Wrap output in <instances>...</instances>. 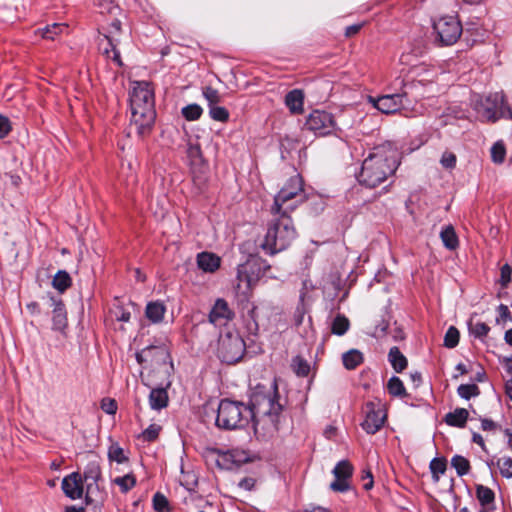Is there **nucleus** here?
<instances>
[{"label": "nucleus", "mask_w": 512, "mask_h": 512, "mask_svg": "<svg viewBox=\"0 0 512 512\" xmlns=\"http://www.w3.org/2000/svg\"><path fill=\"white\" fill-rule=\"evenodd\" d=\"M281 405L272 398H265L257 411L242 402L224 399L220 402L217 411L216 425L225 430L243 428L252 419L255 433L266 426L276 428V421Z\"/></svg>", "instance_id": "f257e3e1"}, {"label": "nucleus", "mask_w": 512, "mask_h": 512, "mask_svg": "<svg viewBox=\"0 0 512 512\" xmlns=\"http://www.w3.org/2000/svg\"><path fill=\"white\" fill-rule=\"evenodd\" d=\"M399 165V151L395 145L385 142L372 149L362 163L358 176L361 185L375 188L393 175Z\"/></svg>", "instance_id": "f03ea898"}, {"label": "nucleus", "mask_w": 512, "mask_h": 512, "mask_svg": "<svg viewBox=\"0 0 512 512\" xmlns=\"http://www.w3.org/2000/svg\"><path fill=\"white\" fill-rule=\"evenodd\" d=\"M129 101L131 123L139 135H145L150 131L156 117L154 87L148 81H130Z\"/></svg>", "instance_id": "7ed1b4c3"}, {"label": "nucleus", "mask_w": 512, "mask_h": 512, "mask_svg": "<svg viewBox=\"0 0 512 512\" xmlns=\"http://www.w3.org/2000/svg\"><path fill=\"white\" fill-rule=\"evenodd\" d=\"M274 219L268 225L261 247L274 255L288 248L296 239V230L291 217L285 212L273 214Z\"/></svg>", "instance_id": "20e7f679"}, {"label": "nucleus", "mask_w": 512, "mask_h": 512, "mask_svg": "<svg viewBox=\"0 0 512 512\" xmlns=\"http://www.w3.org/2000/svg\"><path fill=\"white\" fill-rule=\"evenodd\" d=\"M304 199L303 179L300 174H294L275 196L271 212L273 214L283 212L287 214L289 210H293Z\"/></svg>", "instance_id": "39448f33"}, {"label": "nucleus", "mask_w": 512, "mask_h": 512, "mask_svg": "<svg viewBox=\"0 0 512 512\" xmlns=\"http://www.w3.org/2000/svg\"><path fill=\"white\" fill-rule=\"evenodd\" d=\"M472 101L481 120L495 122L504 106V95L501 92L490 93L487 96L476 95Z\"/></svg>", "instance_id": "423d86ee"}, {"label": "nucleus", "mask_w": 512, "mask_h": 512, "mask_svg": "<svg viewBox=\"0 0 512 512\" xmlns=\"http://www.w3.org/2000/svg\"><path fill=\"white\" fill-rule=\"evenodd\" d=\"M245 352V343L238 333L228 332L219 339L218 353L223 362L234 364Z\"/></svg>", "instance_id": "0eeeda50"}, {"label": "nucleus", "mask_w": 512, "mask_h": 512, "mask_svg": "<svg viewBox=\"0 0 512 512\" xmlns=\"http://www.w3.org/2000/svg\"><path fill=\"white\" fill-rule=\"evenodd\" d=\"M434 30L443 45H453L462 33V27L454 16H445L434 22Z\"/></svg>", "instance_id": "6e6552de"}, {"label": "nucleus", "mask_w": 512, "mask_h": 512, "mask_svg": "<svg viewBox=\"0 0 512 512\" xmlns=\"http://www.w3.org/2000/svg\"><path fill=\"white\" fill-rule=\"evenodd\" d=\"M305 126L315 134L324 136L333 132L336 123L331 113L314 110L309 114Z\"/></svg>", "instance_id": "1a4fd4ad"}, {"label": "nucleus", "mask_w": 512, "mask_h": 512, "mask_svg": "<svg viewBox=\"0 0 512 512\" xmlns=\"http://www.w3.org/2000/svg\"><path fill=\"white\" fill-rule=\"evenodd\" d=\"M332 473L335 480L330 484L331 490L335 492H345L350 489L353 466L349 461L342 460L338 462Z\"/></svg>", "instance_id": "9d476101"}, {"label": "nucleus", "mask_w": 512, "mask_h": 512, "mask_svg": "<svg viewBox=\"0 0 512 512\" xmlns=\"http://www.w3.org/2000/svg\"><path fill=\"white\" fill-rule=\"evenodd\" d=\"M365 419L361 423L362 428L369 434H375L383 426L386 419L384 411L373 402L365 405Z\"/></svg>", "instance_id": "9b49d317"}, {"label": "nucleus", "mask_w": 512, "mask_h": 512, "mask_svg": "<svg viewBox=\"0 0 512 512\" xmlns=\"http://www.w3.org/2000/svg\"><path fill=\"white\" fill-rule=\"evenodd\" d=\"M62 490L64 494L72 499H81L84 494L83 478L79 472H73L62 480Z\"/></svg>", "instance_id": "f8f14e48"}, {"label": "nucleus", "mask_w": 512, "mask_h": 512, "mask_svg": "<svg viewBox=\"0 0 512 512\" xmlns=\"http://www.w3.org/2000/svg\"><path fill=\"white\" fill-rule=\"evenodd\" d=\"M374 106L381 112L385 114L395 113L403 105V95L401 94H392L381 96L378 99H372Z\"/></svg>", "instance_id": "ddd939ff"}, {"label": "nucleus", "mask_w": 512, "mask_h": 512, "mask_svg": "<svg viewBox=\"0 0 512 512\" xmlns=\"http://www.w3.org/2000/svg\"><path fill=\"white\" fill-rule=\"evenodd\" d=\"M116 41V38L103 35V37L99 39V53L104 61H113L116 64H122L120 53L116 49Z\"/></svg>", "instance_id": "4468645a"}, {"label": "nucleus", "mask_w": 512, "mask_h": 512, "mask_svg": "<svg viewBox=\"0 0 512 512\" xmlns=\"http://www.w3.org/2000/svg\"><path fill=\"white\" fill-rule=\"evenodd\" d=\"M234 314L224 299H217L209 314V320L214 325H223L233 318Z\"/></svg>", "instance_id": "2eb2a0df"}, {"label": "nucleus", "mask_w": 512, "mask_h": 512, "mask_svg": "<svg viewBox=\"0 0 512 512\" xmlns=\"http://www.w3.org/2000/svg\"><path fill=\"white\" fill-rule=\"evenodd\" d=\"M52 310L53 329L63 332L67 327V313L62 300L54 297L49 298Z\"/></svg>", "instance_id": "dca6fc26"}, {"label": "nucleus", "mask_w": 512, "mask_h": 512, "mask_svg": "<svg viewBox=\"0 0 512 512\" xmlns=\"http://www.w3.org/2000/svg\"><path fill=\"white\" fill-rule=\"evenodd\" d=\"M197 266L205 273L216 272L221 264V258L211 252H201L197 255Z\"/></svg>", "instance_id": "f3484780"}, {"label": "nucleus", "mask_w": 512, "mask_h": 512, "mask_svg": "<svg viewBox=\"0 0 512 512\" xmlns=\"http://www.w3.org/2000/svg\"><path fill=\"white\" fill-rule=\"evenodd\" d=\"M255 265L254 261H248L247 263L240 265L237 271V280L238 283L236 288L239 291L245 292V290L250 289L252 285L253 278L249 276V273L253 271V267Z\"/></svg>", "instance_id": "a211bd4d"}, {"label": "nucleus", "mask_w": 512, "mask_h": 512, "mask_svg": "<svg viewBox=\"0 0 512 512\" xmlns=\"http://www.w3.org/2000/svg\"><path fill=\"white\" fill-rule=\"evenodd\" d=\"M285 104L292 114H302L304 105V94L299 89L290 91L285 97Z\"/></svg>", "instance_id": "6ab92c4d"}, {"label": "nucleus", "mask_w": 512, "mask_h": 512, "mask_svg": "<svg viewBox=\"0 0 512 512\" xmlns=\"http://www.w3.org/2000/svg\"><path fill=\"white\" fill-rule=\"evenodd\" d=\"M68 25L65 23H53L52 25H48L43 29H38L36 31L42 38L47 40H55L57 36L67 33Z\"/></svg>", "instance_id": "aec40b11"}, {"label": "nucleus", "mask_w": 512, "mask_h": 512, "mask_svg": "<svg viewBox=\"0 0 512 512\" xmlns=\"http://www.w3.org/2000/svg\"><path fill=\"white\" fill-rule=\"evenodd\" d=\"M149 403L152 409L160 410L168 404V394L163 388L152 389L149 395Z\"/></svg>", "instance_id": "412c9836"}, {"label": "nucleus", "mask_w": 512, "mask_h": 512, "mask_svg": "<svg viewBox=\"0 0 512 512\" xmlns=\"http://www.w3.org/2000/svg\"><path fill=\"white\" fill-rule=\"evenodd\" d=\"M166 308L163 303L161 302H150L147 304L146 307V316L147 318L153 322L158 323L163 319V316L165 314Z\"/></svg>", "instance_id": "4be33fe9"}, {"label": "nucleus", "mask_w": 512, "mask_h": 512, "mask_svg": "<svg viewBox=\"0 0 512 512\" xmlns=\"http://www.w3.org/2000/svg\"><path fill=\"white\" fill-rule=\"evenodd\" d=\"M468 411L464 408H457L446 415L445 421L450 426L463 427L468 419Z\"/></svg>", "instance_id": "5701e85b"}, {"label": "nucleus", "mask_w": 512, "mask_h": 512, "mask_svg": "<svg viewBox=\"0 0 512 512\" xmlns=\"http://www.w3.org/2000/svg\"><path fill=\"white\" fill-rule=\"evenodd\" d=\"M440 238L443 242V245L449 250H455L459 245L458 237L453 226L451 225H448L442 229Z\"/></svg>", "instance_id": "b1692460"}, {"label": "nucleus", "mask_w": 512, "mask_h": 512, "mask_svg": "<svg viewBox=\"0 0 512 512\" xmlns=\"http://www.w3.org/2000/svg\"><path fill=\"white\" fill-rule=\"evenodd\" d=\"M71 285L72 279L70 275L64 270H59L53 277L52 286L60 293L65 292L68 288L71 287Z\"/></svg>", "instance_id": "393cba45"}, {"label": "nucleus", "mask_w": 512, "mask_h": 512, "mask_svg": "<svg viewBox=\"0 0 512 512\" xmlns=\"http://www.w3.org/2000/svg\"><path fill=\"white\" fill-rule=\"evenodd\" d=\"M343 365L346 369H355L363 362V354L356 349H352L342 356Z\"/></svg>", "instance_id": "a878e982"}, {"label": "nucleus", "mask_w": 512, "mask_h": 512, "mask_svg": "<svg viewBox=\"0 0 512 512\" xmlns=\"http://www.w3.org/2000/svg\"><path fill=\"white\" fill-rule=\"evenodd\" d=\"M389 361L396 372L403 371L407 366L406 357L400 352L398 347H392L388 354Z\"/></svg>", "instance_id": "bb28decb"}, {"label": "nucleus", "mask_w": 512, "mask_h": 512, "mask_svg": "<svg viewBox=\"0 0 512 512\" xmlns=\"http://www.w3.org/2000/svg\"><path fill=\"white\" fill-rule=\"evenodd\" d=\"M187 157L193 167L201 166L204 163L201 147L198 143H188Z\"/></svg>", "instance_id": "cd10ccee"}, {"label": "nucleus", "mask_w": 512, "mask_h": 512, "mask_svg": "<svg viewBox=\"0 0 512 512\" xmlns=\"http://www.w3.org/2000/svg\"><path fill=\"white\" fill-rule=\"evenodd\" d=\"M387 389L392 396L405 397L406 390L400 378L394 376L389 379Z\"/></svg>", "instance_id": "c85d7f7f"}, {"label": "nucleus", "mask_w": 512, "mask_h": 512, "mask_svg": "<svg viewBox=\"0 0 512 512\" xmlns=\"http://www.w3.org/2000/svg\"><path fill=\"white\" fill-rule=\"evenodd\" d=\"M451 466L455 468L459 476L466 475L470 470V462L461 455H455L452 457Z\"/></svg>", "instance_id": "c756f323"}, {"label": "nucleus", "mask_w": 512, "mask_h": 512, "mask_svg": "<svg viewBox=\"0 0 512 512\" xmlns=\"http://www.w3.org/2000/svg\"><path fill=\"white\" fill-rule=\"evenodd\" d=\"M349 326H350L349 320L343 315H338L333 320L331 330H332L333 334L341 336V335H344L348 331Z\"/></svg>", "instance_id": "7c9ffc66"}, {"label": "nucleus", "mask_w": 512, "mask_h": 512, "mask_svg": "<svg viewBox=\"0 0 512 512\" xmlns=\"http://www.w3.org/2000/svg\"><path fill=\"white\" fill-rule=\"evenodd\" d=\"M292 370L298 375L305 377L310 372V366L306 360L300 356H296L292 359L291 363Z\"/></svg>", "instance_id": "2f4dec72"}, {"label": "nucleus", "mask_w": 512, "mask_h": 512, "mask_svg": "<svg viewBox=\"0 0 512 512\" xmlns=\"http://www.w3.org/2000/svg\"><path fill=\"white\" fill-rule=\"evenodd\" d=\"M181 113L187 121H195L201 117L203 109L198 104H190L183 107Z\"/></svg>", "instance_id": "473e14b6"}, {"label": "nucleus", "mask_w": 512, "mask_h": 512, "mask_svg": "<svg viewBox=\"0 0 512 512\" xmlns=\"http://www.w3.org/2000/svg\"><path fill=\"white\" fill-rule=\"evenodd\" d=\"M476 494L482 505H487L494 501V492L488 487L482 485L477 486Z\"/></svg>", "instance_id": "72a5a7b5"}, {"label": "nucleus", "mask_w": 512, "mask_h": 512, "mask_svg": "<svg viewBox=\"0 0 512 512\" xmlns=\"http://www.w3.org/2000/svg\"><path fill=\"white\" fill-rule=\"evenodd\" d=\"M497 467L499 468L500 474L505 478L512 477V458L511 457H501L497 460Z\"/></svg>", "instance_id": "f704fd0d"}, {"label": "nucleus", "mask_w": 512, "mask_h": 512, "mask_svg": "<svg viewBox=\"0 0 512 512\" xmlns=\"http://www.w3.org/2000/svg\"><path fill=\"white\" fill-rule=\"evenodd\" d=\"M430 470L435 481L439 480L441 474L446 471V462L441 458H434L430 462Z\"/></svg>", "instance_id": "c9c22d12"}, {"label": "nucleus", "mask_w": 512, "mask_h": 512, "mask_svg": "<svg viewBox=\"0 0 512 512\" xmlns=\"http://www.w3.org/2000/svg\"><path fill=\"white\" fill-rule=\"evenodd\" d=\"M209 115L213 120L226 122L229 119V112L226 108L212 105L209 107Z\"/></svg>", "instance_id": "e433bc0d"}, {"label": "nucleus", "mask_w": 512, "mask_h": 512, "mask_svg": "<svg viewBox=\"0 0 512 512\" xmlns=\"http://www.w3.org/2000/svg\"><path fill=\"white\" fill-rule=\"evenodd\" d=\"M506 155L505 146L501 142L495 143L491 148V158L496 164L503 163Z\"/></svg>", "instance_id": "4c0bfd02"}, {"label": "nucleus", "mask_w": 512, "mask_h": 512, "mask_svg": "<svg viewBox=\"0 0 512 512\" xmlns=\"http://www.w3.org/2000/svg\"><path fill=\"white\" fill-rule=\"evenodd\" d=\"M153 507L157 512H169L170 510L168 499L159 492L153 496Z\"/></svg>", "instance_id": "58836bf2"}, {"label": "nucleus", "mask_w": 512, "mask_h": 512, "mask_svg": "<svg viewBox=\"0 0 512 512\" xmlns=\"http://www.w3.org/2000/svg\"><path fill=\"white\" fill-rule=\"evenodd\" d=\"M108 457L111 461H115L117 463H123L127 460V457L124 455L123 449L117 444H112L109 447Z\"/></svg>", "instance_id": "ea45409f"}, {"label": "nucleus", "mask_w": 512, "mask_h": 512, "mask_svg": "<svg viewBox=\"0 0 512 512\" xmlns=\"http://www.w3.org/2000/svg\"><path fill=\"white\" fill-rule=\"evenodd\" d=\"M114 482L121 488L123 492L129 491L136 484L135 477L131 474H127L123 477H118Z\"/></svg>", "instance_id": "a19ab883"}, {"label": "nucleus", "mask_w": 512, "mask_h": 512, "mask_svg": "<svg viewBox=\"0 0 512 512\" xmlns=\"http://www.w3.org/2000/svg\"><path fill=\"white\" fill-rule=\"evenodd\" d=\"M459 342V331L451 326L444 337V345L448 348H454Z\"/></svg>", "instance_id": "79ce46f5"}, {"label": "nucleus", "mask_w": 512, "mask_h": 512, "mask_svg": "<svg viewBox=\"0 0 512 512\" xmlns=\"http://www.w3.org/2000/svg\"><path fill=\"white\" fill-rule=\"evenodd\" d=\"M457 163V157L456 155L451 151H445L441 158H440V164L445 169H454Z\"/></svg>", "instance_id": "37998d69"}, {"label": "nucleus", "mask_w": 512, "mask_h": 512, "mask_svg": "<svg viewBox=\"0 0 512 512\" xmlns=\"http://www.w3.org/2000/svg\"><path fill=\"white\" fill-rule=\"evenodd\" d=\"M479 388L475 384H465L458 387V394L465 399H469L472 396L478 395Z\"/></svg>", "instance_id": "c03bdc74"}, {"label": "nucleus", "mask_w": 512, "mask_h": 512, "mask_svg": "<svg viewBox=\"0 0 512 512\" xmlns=\"http://www.w3.org/2000/svg\"><path fill=\"white\" fill-rule=\"evenodd\" d=\"M470 331L476 337H483L488 334V332L490 331V328L486 323L477 321L474 323H472V322L470 323Z\"/></svg>", "instance_id": "a18cd8bd"}, {"label": "nucleus", "mask_w": 512, "mask_h": 512, "mask_svg": "<svg viewBox=\"0 0 512 512\" xmlns=\"http://www.w3.org/2000/svg\"><path fill=\"white\" fill-rule=\"evenodd\" d=\"M203 96L208 101L209 107L216 105L220 101L218 91L212 87H205L203 89Z\"/></svg>", "instance_id": "49530a36"}, {"label": "nucleus", "mask_w": 512, "mask_h": 512, "mask_svg": "<svg viewBox=\"0 0 512 512\" xmlns=\"http://www.w3.org/2000/svg\"><path fill=\"white\" fill-rule=\"evenodd\" d=\"M161 427L156 424H151L147 429L142 432V437L146 441H154L157 439Z\"/></svg>", "instance_id": "de8ad7c7"}, {"label": "nucleus", "mask_w": 512, "mask_h": 512, "mask_svg": "<svg viewBox=\"0 0 512 512\" xmlns=\"http://www.w3.org/2000/svg\"><path fill=\"white\" fill-rule=\"evenodd\" d=\"M497 311H498V317L496 319L497 323L507 322V321L512 320V316H511L508 306L501 304L498 306Z\"/></svg>", "instance_id": "09e8293b"}, {"label": "nucleus", "mask_w": 512, "mask_h": 512, "mask_svg": "<svg viewBox=\"0 0 512 512\" xmlns=\"http://www.w3.org/2000/svg\"><path fill=\"white\" fill-rule=\"evenodd\" d=\"M101 408L105 413L113 415L117 411V403L114 399L105 398L101 402Z\"/></svg>", "instance_id": "8fccbe9b"}, {"label": "nucleus", "mask_w": 512, "mask_h": 512, "mask_svg": "<svg viewBox=\"0 0 512 512\" xmlns=\"http://www.w3.org/2000/svg\"><path fill=\"white\" fill-rule=\"evenodd\" d=\"M361 479L365 490H370L373 487L374 481L370 470H364Z\"/></svg>", "instance_id": "3c124183"}, {"label": "nucleus", "mask_w": 512, "mask_h": 512, "mask_svg": "<svg viewBox=\"0 0 512 512\" xmlns=\"http://www.w3.org/2000/svg\"><path fill=\"white\" fill-rule=\"evenodd\" d=\"M11 130V124L8 118L0 115V139L4 138Z\"/></svg>", "instance_id": "603ef678"}, {"label": "nucleus", "mask_w": 512, "mask_h": 512, "mask_svg": "<svg viewBox=\"0 0 512 512\" xmlns=\"http://www.w3.org/2000/svg\"><path fill=\"white\" fill-rule=\"evenodd\" d=\"M511 274L512 268L508 264L503 265L501 268V281L504 286L511 281Z\"/></svg>", "instance_id": "864d4df0"}, {"label": "nucleus", "mask_w": 512, "mask_h": 512, "mask_svg": "<svg viewBox=\"0 0 512 512\" xmlns=\"http://www.w3.org/2000/svg\"><path fill=\"white\" fill-rule=\"evenodd\" d=\"M120 31H121L120 20H118V19L112 20V22L110 23V29L108 31L109 32L108 36L115 38L116 34L120 33Z\"/></svg>", "instance_id": "5fc2aeb1"}, {"label": "nucleus", "mask_w": 512, "mask_h": 512, "mask_svg": "<svg viewBox=\"0 0 512 512\" xmlns=\"http://www.w3.org/2000/svg\"><path fill=\"white\" fill-rule=\"evenodd\" d=\"M255 485V480L253 478H244L239 482V487L244 490H251Z\"/></svg>", "instance_id": "6e6d98bb"}, {"label": "nucleus", "mask_w": 512, "mask_h": 512, "mask_svg": "<svg viewBox=\"0 0 512 512\" xmlns=\"http://www.w3.org/2000/svg\"><path fill=\"white\" fill-rule=\"evenodd\" d=\"M481 427L485 431H494L496 429V424L488 419H484L481 422Z\"/></svg>", "instance_id": "4d7b16f0"}, {"label": "nucleus", "mask_w": 512, "mask_h": 512, "mask_svg": "<svg viewBox=\"0 0 512 512\" xmlns=\"http://www.w3.org/2000/svg\"><path fill=\"white\" fill-rule=\"evenodd\" d=\"M99 475H100V470H99L98 466H92L90 468L89 474H88V472H85V478L86 479L88 477H92V478H94L96 480L99 477Z\"/></svg>", "instance_id": "13d9d810"}, {"label": "nucleus", "mask_w": 512, "mask_h": 512, "mask_svg": "<svg viewBox=\"0 0 512 512\" xmlns=\"http://www.w3.org/2000/svg\"><path fill=\"white\" fill-rule=\"evenodd\" d=\"M360 28H361V25H351L346 28L345 34L348 37L353 36L359 32Z\"/></svg>", "instance_id": "bf43d9fd"}, {"label": "nucleus", "mask_w": 512, "mask_h": 512, "mask_svg": "<svg viewBox=\"0 0 512 512\" xmlns=\"http://www.w3.org/2000/svg\"><path fill=\"white\" fill-rule=\"evenodd\" d=\"M27 309L31 314H39L40 313V307L39 304L36 302L29 303L27 305Z\"/></svg>", "instance_id": "052dcab7"}, {"label": "nucleus", "mask_w": 512, "mask_h": 512, "mask_svg": "<svg viewBox=\"0 0 512 512\" xmlns=\"http://www.w3.org/2000/svg\"><path fill=\"white\" fill-rule=\"evenodd\" d=\"M117 320L122 322H128L130 320V312L121 310L119 315H116Z\"/></svg>", "instance_id": "680f3d73"}, {"label": "nucleus", "mask_w": 512, "mask_h": 512, "mask_svg": "<svg viewBox=\"0 0 512 512\" xmlns=\"http://www.w3.org/2000/svg\"><path fill=\"white\" fill-rule=\"evenodd\" d=\"M388 325L387 323L383 322L379 327L376 328L374 335L380 336L386 332Z\"/></svg>", "instance_id": "e2e57ef3"}, {"label": "nucleus", "mask_w": 512, "mask_h": 512, "mask_svg": "<svg viewBox=\"0 0 512 512\" xmlns=\"http://www.w3.org/2000/svg\"><path fill=\"white\" fill-rule=\"evenodd\" d=\"M473 442L477 443L478 445H480L481 447L484 446V441H483V438L481 435L477 434V433H474L473 434Z\"/></svg>", "instance_id": "0e129e2a"}, {"label": "nucleus", "mask_w": 512, "mask_h": 512, "mask_svg": "<svg viewBox=\"0 0 512 512\" xmlns=\"http://www.w3.org/2000/svg\"><path fill=\"white\" fill-rule=\"evenodd\" d=\"M147 352H151V349H148V350H144L142 351L141 353H137L136 354V359L138 361L139 364H142L143 361H144V355L147 353Z\"/></svg>", "instance_id": "69168bd1"}, {"label": "nucleus", "mask_w": 512, "mask_h": 512, "mask_svg": "<svg viewBox=\"0 0 512 512\" xmlns=\"http://www.w3.org/2000/svg\"><path fill=\"white\" fill-rule=\"evenodd\" d=\"M505 341L512 346V328L505 332Z\"/></svg>", "instance_id": "338daca9"}, {"label": "nucleus", "mask_w": 512, "mask_h": 512, "mask_svg": "<svg viewBox=\"0 0 512 512\" xmlns=\"http://www.w3.org/2000/svg\"><path fill=\"white\" fill-rule=\"evenodd\" d=\"M505 367L507 372L512 375V359H506Z\"/></svg>", "instance_id": "774afa93"}]
</instances>
